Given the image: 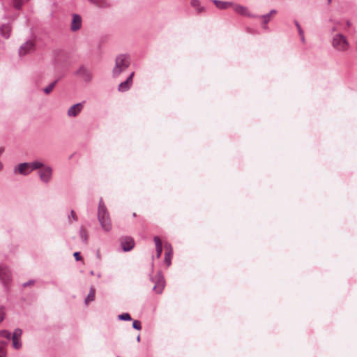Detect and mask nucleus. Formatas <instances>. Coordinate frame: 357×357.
<instances>
[{
	"mask_svg": "<svg viewBox=\"0 0 357 357\" xmlns=\"http://www.w3.org/2000/svg\"><path fill=\"white\" fill-rule=\"evenodd\" d=\"M98 220L100 224L102 229L109 232L111 231L112 226L109 217V212L107 207L103 202L102 198H100L98 203Z\"/></svg>",
	"mask_w": 357,
	"mask_h": 357,
	"instance_id": "f257e3e1",
	"label": "nucleus"
},
{
	"mask_svg": "<svg viewBox=\"0 0 357 357\" xmlns=\"http://www.w3.org/2000/svg\"><path fill=\"white\" fill-rule=\"evenodd\" d=\"M130 65V57L128 54H122L116 56L115 65L112 69V77H118L122 73L125 72Z\"/></svg>",
	"mask_w": 357,
	"mask_h": 357,
	"instance_id": "f03ea898",
	"label": "nucleus"
},
{
	"mask_svg": "<svg viewBox=\"0 0 357 357\" xmlns=\"http://www.w3.org/2000/svg\"><path fill=\"white\" fill-rule=\"evenodd\" d=\"M41 166L40 161L35 160L31 162H22L15 167L13 172L22 176H27L33 170Z\"/></svg>",
	"mask_w": 357,
	"mask_h": 357,
	"instance_id": "7ed1b4c3",
	"label": "nucleus"
},
{
	"mask_svg": "<svg viewBox=\"0 0 357 357\" xmlns=\"http://www.w3.org/2000/svg\"><path fill=\"white\" fill-rule=\"evenodd\" d=\"M332 46L337 52H344L350 47L349 43L345 36L335 33L332 38Z\"/></svg>",
	"mask_w": 357,
	"mask_h": 357,
	"instance_id": "20e7f679",
	"label": "nucleus"
},
{
	"mask_svg": "<svg viewBox=\"0 0 357 357\" xmlns=\"http://www.w3.org/2000/svg\"><path fill=\"white\" fill-rule=\"evenodd\" d=\"M41 166L38 169V176L44 184H49L53 178V168L40 162Z\"/></svg>",
	"mask_w": 357,
	"mask_h": 357,
	"instance_id": "39448f33",
	"label": "nucleus"
},
{
	"mask_svg": "<svg viewBox=\"0 0 357 357\" xmlns=\"http://www.w3.org/2000/svg\"><path fill=\"white\" fill-rule=\"evenodd\" d=\"M36 47L35 41L32 39H29L22 43L18 50V54L20 57L24 56L27 54H31L34 52Z\"/></svg>",
	"mask_w": 357,
	"mask_h": 357,
	"instance_id": "423d86ee",
	"label": "nucleus"
},
{
	"mask_svg": "<svg viewBox=\"0 0 357 357\" xmlns=\"http://www.w3.org/2000/svg\"><path fill=\"white\" fill-rule=\"evenodd\" d=\"M12 280V273L9 268L0 264V282L5 288H7Z\"/></svg>",
	"mask_w": 357,
	"mask_h": 357,
	"instance_id": "0eeeda50",
	"label": "nucleus"
},
{
	"mask_svg": "<svg viewBox=\"0 0 357 357\" xmlns=\"http://www.w3.org/2000/svg\"><path fill=\"white\" fill-rule=\"evenodd\" d=\"M22 331L20 328H15L11 335L12 347L15 350H20L22 347Z\"/></svg>",
	"mask_w": 357,
	"mask_h": 357,
	"instance_id": "6e6552de",
	"label": "nucleus"
},
{
	"mask_svg": "<svg viewBox=\"0 0 357 357\" xmlns=\"http://www.w3.org/2000/svg\"><path fill=\"white\" fill-rule=\"evenodd\" d=\"M75 74L80 77L83 82L89 83L93 79V75L90 70L84 66H81Z\"/></svg>",
	"mask_w": 357,
	"mask_h": 357,
	"instance_id": "1a4fd4ad",
	"label": "nucleus"
},
{
	"mask_svg": "<svg viewBox=\"0 0 357 357\" xmlns=\"http://www.w3.org/2000/svg\"><path fill=\"white\" fill-rule=\"evenodd\" d=\"M152 281L155 282V285L153 289L155 290L158 294H161L165 285V279L162 273L159 272L157 274L155 278L152 279Z\"/></svg>",
	"mask_w": 357,
	"mask_h": 357,
	"instance_id": "9d476101",
	"label": "nucleus"
},
{
	"mask_svg": "<svg viewBox=\"0 0 357 357\" xmlns=\"http://www.w3.org/2000/svg\"><path fill=\"white\" fill-rule=\"evenodd\" d=\"M232 7L234 10L241 15L246 16L251 18H256L257 17H258L257 15L250 13L248 8L240 4H233Z\"/></svg>",
	"mask_w": 357,
	"mask_h": 357,
	"instance_id": "9b49d317",
	"label": "nucleus"
},
{
	"mask_svg": "<svg viewBox=\"0 0 357 357\" xmlns=\"http://www.w3.org/2000/svg\"><path fill=\"white\" fill-rule=\"evenodd\" d=\"M120 244L124 252L130 251L135 246V242L132 237L123 236L120 238Z\"/></svg>",
	"mask_w": 357,
	"mask_h": 357,
	"instance_id": "f8f14e48",
	"label": "nucleus"
},
{
	"mask_svg": "<svg viewBox=\"0 0 357 357\" xmlns=\"http://www.w3.org/2000/svg\"><path fill=\"white\" fill-rule=\"evenodd\" d=\"M82 17L78 14H73L72 21L70 23V30L73 32L79 30L82 27Z\"/></svg>",
	"mask_w": 357,
	"mask_h": 357,
	"instance_id": "ddd939ff",
	"label": "nucleus"
},
{
	"mask_svg": "<svg viewBox=\"0 0 357 357\" xmlns=\"http://www.w3.org/2000/svg\"><path fill=\"white\" fill-rule=\"evenodd\" d=\"M135 73L134 72L131 73L130 75L127 77L126 81L120 83L118 86V90L120 92H125L130 89L132 84V78Z\"/></svg>",
	"mask_w": 357,
	"mask_h": 357,
	"instance_id": "4468645a",
	"label": "nucleus"
},
{
	"mask_svg": "<svg viewBox=\"0 0 357 357\" xmlns=\"http://www.w3.org/2000/svg\"><path fill=\"white\" fill-rule=\"evenodd\" d=\"M84 102H79L72 105L67 112L69 117H76L83 109Z\"/></svg>",
	"mask_w": 357,
	"mask_h": 357,
	"instance_id": "2eb2a0df",
	"label": "nucleus"
},
{
	"mask_svg": "<svg viewBox=\"0 0 357 357\" xmlns=\"http://www.w3.org/2000/svg\"><path fill=\"white\" fill-rule=\"evenodd\" d=\"M11 26L9 23L3 24L0 26V35L6 39L10 36Z\"/></svg>",
	"mask_w": 357,
	"mask_h": 357,
	"instance_id": "dca6fc26",
	"label": "nucleus"
},
{
	"mask_svg": "<svg viewBox=\"0 0 357 357\" xmlns=\"http://www.w3.org/2000/svg\"><path fill=\"white\" fill-rule=\"evenodd\" d=\"M91 4L98 8H107L111 5L109 0H88Z\"/></svg>",
	"mask_w": 357,
	"mask_h": 357,
	"instance_id": "f3484780",
	"label": "nucleus"
},
{
	"mask_svg": "<svg viewBox=\"0 0 357 357\" xmlns=\"http://www.w3.org/2000/svg\"><path fill=\"white\" fill-rule=\"evenodd\" d=\"M165 249L166 252L165 254V263L167 264V266H169L171 265V259L172 257V246L169 244L165 245Z\"/></svg>",
	"mask_w": 357,
	"mask_h": 357,
	"instance_id": "a211bd4d",
	"label": "nucleus"
},
{
	"mask_svg": "<svg viewBox=\"0 0 357 357\" xmlns=\"http://www.w3.org/2000/svg\"><path fill=\"white\" fill-rule=\"evenodd\" d=\"M153 241L155 244L156 257L160 258L162 252V242L158 236H155Z\"/></svg>",
	"mask_w": 357,
	"mask_h": 357,
	"instance_id": "6ab92c4d",
	"label": "nucleus"
},
{
	"mask_svg": "<svg viewBox=\"0 0 357 357\" xmlns=\"http://www.w3.org/2000/svg\"><path fill=\"white\" fill-rule=\"evenodd\" d=\"M190 5L196 10L197 13H201L205 10V8L201 5L199 0H191Z\"/></svg>",
	"mask_w": 357,
	"mask_h": 357,
	"instance_id": "aec40b11",
	"label": "nucleus"
},
{
	"mask_svg": "<svg viewBox=\"0 0 357 357\" xmlns=\"http://www.w3.org/2000/svg\"><path fill=\"white\" fill-rule=\"evenodd\" d=\"M256 18H259L261 20V26L263 29L264 30H268V24L271 21V19L268 15H266V14L261 15H257Z\"/></svg>",
	"mask_w": 357,
	"mask_h": 357,
	"instance_id": "412c9836",
	"label": "nucleus"
},
{
	"mask_svg": "<svg viewBox=\"0 0 357 357\" xmlns=\"http://www.w3.org/2000/svg\"><path fill=\"white\" fill-rule=\"evenodd\" d=\"M213 3L219 9H227L230 6H232L233 3L229 1H222L218 0H213Z\"/></svg>",
	"mask_w": 357,
	"mask_h": 357,
	"instance_id": "4be33fe9",
	"label": "nucleus"
},
{
	"mask_svg": "<svg viewBox=\"0 0 357 357\" xmlns=\"http://www.w3.org/2000/svg\"><path fill=\"white\" fill-rule=\"evenodd\" d=\"M79 236L82 242L86 244L88 241V233L83 227L79 229Z\"/></svg>",
	"mask_w": 357,
	"mask_h": 357,
	"instance_id": "5701e85b",
	"label": "nucleus"
},
{
	"mask_svg": "<svg viewBox=\"0 0 357 357\" xmlns=\"http://www.w3.org/2000/svg\"><path fill=\"white\" fill-rule=\"evenodd\" d=\"M96 290L94 287H91L89 290V293L85 300V304L88 305V303L93 301L95 299Z\"/></svg>",
	"mask_w": 357,
	"mask_h": 357,
	"instance_id": "b1692460",
	"label": "nucleus"
},
{
	"mask_svg": "<svg viewBox=\"0 0 357 357\" xmlns=\"http://www.w3.org/2000/svg\"><path fill=\"white\" fill-rule=\"evenodd\" d=\"M6 345H7L6 342L0 340V357H6Z\"/></svg>",
	"mask_w": 357,
	"mask_h": 357,
	"instance_id": "393cba45",
	"label": "nucleus"
},
{
	"mask_svg": "<svg viewBox=\"0 0 357 357\" xmlns=\"http://www.w3.org/2000/svg\"><path fill=\"white\" fill-rule=\"evenodd\" d=\"M56 83H57V80H55L53 82L50 83L47 86L44 88V89H43L44 93L47 95L50 94L54 88L55 87Z\"/></svg>",
	"mask_w": 357,
	"mask_h": 357,
	"instance_id": "a878e982",
	"label": "nucleus"
},
{
	"mask_svg": "<svg viewBox=\"0 0 357 357\" xmlns=\"http://www.w3.org/2000/svg\"><path fill=\"white\" fill-rule=\"evenodd\" d=\"M118 319L121 321H130L131 317L128 313H123L118 315Z\"/></svg>",
	"mask_w": 357,
	"mask_h": 357,
	"instance_id": "bb28decb",
	"label": "nucleus"
},
{
	"mask_svg": "<svg viewBox=\"0 0 357 357\" xmlns=\"http://www.w3.org/2000/svg\"><path fill=\"white\" fill-rule=\"evenodd\" d=\"M11 334L8 331L6 330H1L0 331V336L2 337H4L7 339L8 340H10Z\"/></svg>",
	"mask_w": 357,
	"mask_h": 357,
	"instance_id": "cd10ccee",
	"label": "nucleus"
},
{
	"mask_svg": "<svg viewBox=\"0 0 357 357\" xmlns=\"http://www.w3.org/2000/svg\"><path fill=\"white\" fill-rule=\"evenodd\" d=\"M132 327H133V328L138 330V331L141 330V328H142L140 322L137 320H135L132 322Z\"/></svg>",
	"mask_w": 357,
	"mask_h": 357,
	"instance_id": "c85d7f7f",
	"label": "nucleus"
},
{
	"mask_svg": "<svg viewBox=\"0 0 357 357\" xmlns=\"http://www.w3.org/2000/svg\"><path fill=\"white\" fill-rule=\"evenodd\" d=\"M13 5L15 8L20 9L22 5V0H13Z\"/></svg>",
	"mask_w": 357,
	"mask_h": 357,
	"instance_id": "c756f323",
	"label": "nucleus"
},
{
	"mask_svg": "<svg viewBox=\"0 0 357 357\" xmlns=\"http://www.w3.org/2000/svg\"><path fill=\"white\" fill-rule=\"evenodd\" d=\"M294 24L297 28V30H298V34L299 35H302L303 32L301 25L299 24V23L298 22L297 20H294Z\"/></svg>",
	"mask_w": 357,
	"mask_h": 357,
	"instance_id": "7c9ffc66",
	"label": "nucleus"
},
{
	"mask_svg": "<svg viewBox=\"0 0 357 357\" xmlns=\"http://www.w3.org/2000/svg\"><path fill=\"white\" fill-rule=\"evenodd\" d=\"M71 218L74 220H77V217L75 213V211L73 210H72L70 211V215L68 216V220H69V222H71Z\"/></svg>",
	"mask_w": 357,
	"mask_h": 357,
	"instance_id": "2f4dec72",
	"label": "nucleus"
},
{
	"mask_svg": "<svg viewBox=\"0 0 357 357\" xmlns=\"http://www.w3.org/2000/svg\"><path fill=\"white\" fill-rule=\"evenodd\" d=\"M73 256L76 261H79L82 259L81 256H80V253L79 252H74Z\"/></svg>",
	"mask_w": 357,
	"mask_h": 357,
	"instance_id": "473e14b6",
	"label": "nucleus"
},
{
	"mask_svg": "<svg viewBox=\"0 0 357 357\" xmlns=\"http://www.w3.org/2000/svg\"><path fill=\"white\" fill-rule=\"evenodd\" d=\"M277 13V10H275V9H272L270 10V12L268 13H266V15H268V17L270 18H271V17L273 15H275Z\"/></svg>",
	"mask_w": 357,
	"mask_h": 357,
	"instance_id": "72a5a7b5",
	"label": "nucleus"
},
{
	"mask_svg": "<svg viewBox=\"0 0 357 357\" xmlns=\"http://www.w3.org/2000/svg\"><path fill=\"white\" fill-rule=\"evenodd\" d=\"M33 283H34V280H29V281H28V282H26L24 283V284H23V287H27V286H30V285L33 284Z\"/></svg>",
	"mask_w": 357,
	"mask_h": 357,
	"instance_id": "f704fd0d",
	"label": "nucleus"
},
{
	"mask_svg": "<svg viewBox=\"0 0 357 357\" xmlns=\"http://www.w3.org/2000/svg\"><path fill=\"white\" fill-rule=\"evenodd\" d=\"M4 319V312L2 308L0 307V322H1Z\"/></svg>",
	"mask_w": 357,
	"mask_h": 357,
	"instance_id": "c9c22d12",
	"label": "nucleus"
},
{
	"mask_svg": "<svg viewBox=\"0 0 357 357\" xmlns=\"http://www.w3.org/2000/svg\"><path fill=\"white\" fill-rule=\"evenodd\" d=\"M299 36H300V37H301V41H302L303 43H304V42H305L304 33H303V34H302V35H299Z\"/></svg>",
	"mask_w": 357,
	"mask_h": 357,
	"instance_id": "e433bc0d",
	"label": "nucleus"
},
{
	"mask_svg": "<svg viewBox=\"0 0 357 357\" xmlns=\"http://www.w3.org/2000/svg\"><path fill=\"white\" fill-rule=\"evenodd\" d=\"M350 25H351L350 22H349V21H347V26L349 27V26H350Z\"/></svg>",
	"mask_w": 357,
	"mask_h": 357,
	"instance_id": "4c0bfd02",
	"label": "nucleus"
},
{
	"mask_svg": "<svg viewBox=\"0 0 357 357\" xmlns=\"http://www.w3.org/2000/svg\"><path fill=\"white\" fill-rule=\"evenodd\" d=\"M137 342H139V341H140V336H139V335H138V336L137 337Z\"/></svg>",
	"mask_w": 357,
	"mask_h": 357,
	"instance_id": "58836bf2",
	"label": "nucleus"
},
{
	"mask_svg": "<svg viewBox=\"0 0 357 357\" xmlns=\"http://www.w3.org/2000/svg\"><path fill=\"white\" fill-rule=\"evenodd\" d=\"M336 30H337L336 27H333V28L332 29V31H336Z\"/></svg>",
	"mask_w": 357,
	"mask_h": 357,
	"instance_id": "ea45409f",
	"label": "nucleus"
},
{
	"mask_svg": "<svg viewBox=\"0 0 357 357\" xmlns=\"http://www.w3.org/2000/svg\"><path fill=\"white\" fill-rule=\"evenodd\" d=\"M91 273V275H93V271H91V273Z\"/></svg>",
	"mask_w": 357,
	"mask_h": 357,
	"instance_id": "a19ab883",
	"label": "nucleus"
},
{
	"mask_svg": "<svg viewBox=\"0 0 357 357\" xmlns=\"http://www.w3.org/2000/svg\"><path fill=\"white\" fill-rule=\"evenodd\" d=\"M328 3H330L331 0H328Z\"/></svg>",
	"mask_w": 357,
	"mask_h": 357,
	"instance_id": "79ce46f5",
	"label": "nucleus"
}]
</instances>
